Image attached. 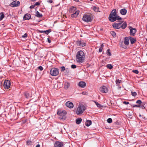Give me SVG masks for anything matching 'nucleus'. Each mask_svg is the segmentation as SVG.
<instances>
[{"label": "nucleus", "instance_id": "40", "mask_svg": "<svg viewBox=\"0 0 147 147\" xmlns=\"http://www.w3.org/2000/svg\"><path fill=\"white\" fill-rule=\"evenodd\" d=\"M131 94H132V96H136L137 94L136 93V92H131Z\"/></svg>", "mask_w": 147, "mask_h": 147}, {"label": "nucleus", "instance_id": "15", "mask_svg": "<svg viewBox=\"0 0 147 147\" xmlns=\"http://www.w3.org/2000/svg\"><path fill=\"white\" fill-rule=\"evenodd\" d=\"M78 86L82 88L85 87L86 86V83L85 82L81 81L79 82L78 84Z\"/></svg>", "mask_w": 147, "mask_h": 147}, {"label": "nucleus", "instance_id": "19", "mask_svg": "<svg viewBox=\"0 0 147 147\" xmlns=\"http://www.w3.org/2000/svg\"><path fill=\"white\" fill-rule=\"evenodd\" d=\"M131 43V44H134L136 42V39L134 38L130 37H129Z\"/></svg>", "mask_w": 147, "mask_h": 147}, {"label": "nucleus", "instance_id": "56", "mask_svg": "<svg viewBox=\"0 0 147 147\" xmlns=\"http://www.w3.org/2000/svg\"><path fill=\"white\" fill-rule=\"evenodd\" d=\"M36 147H40V145L39 144H38L36 146Z\"/></svg>", "mask_w": 147, "mask_h": 147}, {"label": "nucleus", "instance_id": "27", "mask_svg": "<svg viewBox=\"0 0 147 147\" xmlns=\"http://www.w3.org/2000/svg\"><path fill=\"white\" fill-rule=\"evenodd\" d=\"M24 94L25 95V97L26 98H29L30 97V94L29 93L27 92H25L24 93Z\"/></svg>", "mask_w": 147, "mask_h": 147}, {"label": "nucleus", "instance_id": "55", "mask_svg": "<svg viewBox=\"0 0 147 147\" xmlns=\"http://www.w3.org/2000/svg\"><path fill=\"white\" fill-rule=\"evenodd\" d=\"M104 46V45L103 44H102L101 45V47H102V48H103V47Z\"/></svg>", "mask_w": 147, "mask_h": 147}, {"label": "nucleus", "instance_id": "49", "mask_svg": "<svg viewBox=\"0 0 147 147\" xmlns=\"http://www.w3.org/2000/svg\"><path fill=\"white\" fill-rule=\"evenodd\" d=\"M34 5L36 6V5H40V3L39 2H36L34 4Z\"/></svg>", "mask_w": 147, "mask_h": 147}, {"label": "nucleus", "instance_id": "6", "mask_svg": "<svg viewBox=\"0 0 147 147\" xmlns=\"http://www.w3.org/2000/svg\"><path fill=\"white\" fill-rule=\"evenodd\" d=\"M67 113L65 111H61V110L57 112V114L59 116L62 117V118H61V119H64L65 118V115H66Z\"/></svg>", "mask_w": 147, "mask_h": 147}, {"label": "nucleus", "instance_id": "14", "mask_svg": "<svg viewBox=\"0 0 147 147\" xmlns=\"http://www.w3.org/2000/svg\"><path fill=\"white\" fill-rule=\"evenodd\" d=\"M77 45L79 46L84 47L86 45V43L80 41H78L76 42Z\"/></svg>", "mask_w": 147, "mask_h": 147}, {"label": "nucleus", "instance_id": "24", "mask_svg": "<svg viewBox=\"0 0 147 147\" xmlns=\"http://www.w3.org/2000/svg\"><path fill=\"white\" fill-rule=\"evenodd\" d=\"M82 121V119L81 118H78L76 120V123L78 124H79L81 123Z\"/></svg>", "mask_w": 147, "mask_h": 147}, {"label": "nucleus", "instance_id": "39", "mask_svg": "<svg viewBox=\"0 0 147 147\" xmlns=\"http://www.w3.org/2000/svg\"><path fill=\"white\" fill-rule=\"evenodd\" d=\"M136 103L141 104L142 103V102L140 100H138L136 102Z\"/></svg>", "mask_w": 147, "mask_h": 147}, {"label": "nucleus", "instance_id": "37", "mask_svg": "<svg viewBox=\"0 0 147 147\" xmlns=\"http://www.w3.org/2000/svg\"><path fill=\"white\" fill-rule=\"evenodd\" d=\"M144 104L142 103L141 104V105H140L139 106H140V107L142 109H144L145 108V107L144 106Z\"/></svg>", "mask_w": 147, "mask_h": 147}, {"label": "nucleus", "instance_id": "31", "mask_svg": "<svg viewBox=\"0 0 147 147\" xmlns=\"http://www.w3.org/2000/svg\"><path fill=\"white\" fill-rule=\"evenodd\" d=\"M106 67L110 69H111L113 68V66L111 64H108L107 65Z\"/></svg>", "mask_w": 147, "mask_h": 147}, {"label": "nucleus", "instance_id": "35", "mask_svg": "<svg viewBox=\"0 0 147 147\" xmlns=\"http://www.w3.org/2000/svg\"><path fill=\"white\" fill-rule=\"evenodd\" d=\"M110 50L109 49H108L107 51V54L109 56H111V54L110 52Z\"/></svg>", "mask_w": 147, "mask_h": 147}, {"label": "nucleus", "instance_id": "3", "mask_svg": "<svg viewBox=\"0 0 147 147\" xmlns=\"http://www.w3.org/2000/svg\"><path fill=\"white\" fill-rule=\"evenodd\" d=\"M59 73V69L56 68H52L50 71V74L53 76H55L57 75Z\"/></svg>", "mask_w": 147, "mask_h": 147}, {"label": "nucleus", "instance_id": "26", "mask_svg": "<svg viewBox=\"0 0 147 147\" xmlns=\"http://www.w3.org/2000/svg\"><path fill=\"white\" fill-rule=\"evenodd\" d=\"M121 28L123 29H124L127 27V24L126 22H124L122 24H121Z\"/></svg>", "mask_w": 147, "mask_h": 147}, {"label": "nucleus", "instance_id": "20", "mask_svg": "<svg viewBox=\"0 0 147 147\" xmlns=\"http://www.w3.org/2000/svg\"><path fill=\"white\" fill-rule=\"evenodd\" d=\"M31 17L30 15L29 14L27 13L25 14L24 16V20H29L30 19Z\"/></svg>", "mask_w": 147, "mask_h": 147}, {"label": "nucleus", "instance_id": "25", "mask_svg": "<svg viewBox=\"0 0 147 147\" xmlns=\"http://www.w3.org/2000/svg\"><path fill=\"white\" fill-rule=\"evenodd\" d=\"M92 124V122L90 120H87L86 122V125L87 126H89Z\"/></svg>", "mask_w": 147, "mask_h": 147}, {"label": "nucleus", "instance_id": "2", "mask_svg": "<svg viewBox=\"0 0 147 147\" xmlns=\"http://www.w3.org/2000/svg\"><path fill=\"white\" fill-rule=\"evenodd\" d=\"M86 109L85 107L83 104H79L77 109L76 114L78 115L82 114L85 111Z\"/></svg>", "mask_w": 147, "mask_h": 147}, {"label": "nucleus", "instance_id": "33", "mask_svg": "<svg viewBox=\"0 0 147 147\" xmlns=\"http://www.w3.org/2000/svg\"><path fill=\"white\" fill-rule=\"evenodd\" d=\"M111 34L113 37H115L116 36V33L114 31H111Z\"/></svg>", "mask_w": 147, "mask_h": 147}, {"label": "nucleus", "instance_id": "44", "mask_svg": "<svg viewBox=\"0 0 147 147\" xmlns=\"http://www.w3.org/2000/svg\"><path fill=\"white\" fill-rule=\"evenodd\" d=\"M27 36V35L26 33L24 35L22 36V38H26Z\"/></svg>", "mask_w": 147, "mask_h": 147}, {"label": "nucleus", "instance_id": "54", "mask_svg": "<svg viewBox=\"0 0 147 147\" xmlns=\"http://www.w3.org/2000/svg\"><path fill=\"white\" fill-rule=\"evenodd\" d=\"M48 2L50 3H52L53 2V1L52 0H49Z\"/></svg>", "mask_w": 147, "mask_h": 147}, {"label": "nucleus", "instance_id": "29", "mask_svg": "<svg viewBox=\"0 0 147 147\" xmlns=\"http://www.w3.org/2000/svg\"><path fill=\"white\" fill-rule=\"evenodd\" d=\"M36 16L38 17H41L42 16V15L40 14L38 11L36 12Z\"/></svg>", "mask_w": 147, "mask_h": 147}, {"label": "nucleus", "instance_id": "48", "mask_svg": "<svg viewBox=\"0 0 147 147\" xmlns=\"http://www.w3.org/2000/svg\"><path fill=\"white\" fill-rule=\"evenodd\" d=\"M123 103L125 105H127L129 104V102H126V101H124L123 102Z\"/></svg>", "mask_w": 147, "mask_h": 147}, {"label": "nucleus", "instance_id": "9", "mask_svg": "<svg viewBox=\"0 0 147 147\" xmlns=\"http://www.w3.org/2000/svg\"><path fill=\"white\" fill-rule=\"evenodd\" d=\"M129 28L130 30V35L134 36L136 32V29L133 28L131 26L129 27Z\"/></svg>", "mask_w": 147, "mask_h": 147}, {"label": "nucleus", "instance_id": "36", "mask_svg": "<svg viewBox=\"0 0 147 147\" xmlns=\"http://www.w3.org/2000/svg\"><path fill=\"white\" fill-rule=\"evenodd\" d=\"M95 103H96V104L97 106L98 107H102V106L100 104H99L98 102H94Z\"/></svg>", "mask_w": 147, "mask_h": 147}, {"label": "nucleus", "instance_id": "7", "mask_svg": "<svg viewBox=\"0 0 147 147\" xmlns=\"http://www.w3.org/2000/svg\"><path fill=\"white\" fill-rule=\"evenodd\" d=\"M11 85L9 80H6L4 81L3 86L5 89H8L10 88Z\"/></svg>", "mask_w": 147, "mask_h": 147}, {"label": "nucleus", "instance_id": "34", "mask_svg": "<svg viewBox=\"0 0 147 147\" xmlns=\"http://www.w3.org/2000/svg\"><path fill=\"white\" fill-rule=\"evenodd\" d=\"M26 144L27 145H31L32 144V142L30 140L27 141L26 142Z\"/></svg>", "mask_w": 147, "mask_h": 147}, {"label": "nucleus", "instance_id": "43", "mask_svg": "<svg viewBox=\"0 0 147 147\" xmlns=\"http://www.w3.org/2000/svg\"><path fill=\"white\" fill-rule=\"evenodd\" d=\"M61 71H64L65 69V67L64 66H62V67H61Z\"/></svg>", "mask_w": 147, "mask_h": 147}, {"label": "nucleus", "instance_id": "13", "mask_svg": "<svg viewBox=\"0 0 147 147\" xmlns=\"http://www.w3.org/2000/svg\"><path fill=\"white\" fill-rule=\"evenodd\" d=\"M100 91L103 93H106L108 92V90L107 88L105 86H103L100 88Z\"/></svg>", "mask_w": 147, "mask_h": 147}, {"label": "nucleus", "instance_id": "10", "mask_svg": "<svg viewBox=\"0 0 147 147\" xmlns=\"http://www.w3.org/2000/svg\"><path fill=\"white\" fill-rule=\"evenodd\" d=\"M63 145V143L59 141H56L54 144V147H62Z\"/></svg>", "mask_w": 147, "mask_h": 147}, {"label": "nucleus", "instance_id": "46", "mask_svg": "<svg viewBox=\"0 0 147 147\" xmlns=\"http://www.w3.org/2000/svg\"><path fill=\"white\" fill-rule=\"evenodd\" d=\"M38 68L41 71L43 69V67L42 66H40L38 67Z\"/></svg>", "mask_w": 147, "mask_h": 147}, {"label": "nucleus", "instance_id": "58", "mask_svg": "<svg viewBox=\"0 0 147 147\" xmlns=\"http://www.w3.org/2000/svg\"><path fill=\"white\" fill-rule=\"evenodd\" d=\"M139 116H140H140H141V115H139Z\"/></svg>", "mask_w": 147, "mask_h": 147}, {"label": "nucleus", "instance_id": "30", "mask_svg": "<svg viewBox=\"0 0 147 147\" xmlns=\"http://www.w3.org/2000/svg\"><path fill=\"white\" fill-rule=\"evenodd\" d=\"M4 17V14L3 12L0 13V21L2 20Z\"/></svg>", "mask_w": 147, "mask_h": 147}, {"label": "nucleus", "instance_id": "42", "mask_svg": "<svg viewBox=\"0 0 147 147\" xmlns=\"http://www.w3.org/2000/svg\"><path fill=\"white\" fill-rule=\"evenodd\" d=\"M66 72L65 73V74L67 75H68L69 72V70L67 69H66Z\"/></svg>", "mask_w": 147, "mask_h": 147}, {"label": "nucleus", "instance_id": "8", "mask_svg": "<svg viewBox=\"0 0 147 147\" xmlns=\"http://www.w3.org/2000/svg\"><path fill=\"white\" fill-rule=\"evenodd\" d=\"M123 21L120 22L118 23H115L113 25V27L115 29H119L121 28V24Z\"/></svg>", "mask_w": 147, "mask_h": 147}, {"label": "nucleus", "instance_id": "32", "mask_svg": "<svg viewBox=\"0 0 147 147\" xmlns=\"http://www.w3.org/2000/svg\"><path fill=\"white\" fill-rule=\"evenodd\" d=\"M115 82H116V84L118 86H119L120 84L121 83V80H116V81Z\"/></svg>", "mask_w": 147, "mask_h": 147}, {"label": "nucleus", "instance_id": "18", "mask_svg": "<svg viewBox=\"0 0 147 147\" xmlns=\"http://www.w3.org/2000/svg\"><path fill=\"white\" fill-rule=\"evenodd\" d=\"M109 16H117V14L116 10L115 9H113L109 14Z\"/></svg>", "mask_w": 147, "mask_h": 147}, {"label": "nucleus", "instance_id": "53", "mask_svg": "<svg viewBox=\"0 0 147 147\" xmlns=\"http://www.w3.org/2000/svg\"><path fill=\"white\" fill-rule=\"evenodd\" d=\"M48 41L49 43H50L51 42V40L49 38H47Z\"/></svg>", "mask_w": 147, "mask_h": 147}, {"label": "nucleus", "instance_id": "4", "mask_svg": "<svg viewBox=\"0 0 147 147\" xmlns=\"http://www.w3.org/2000/svg\"><path fill=\"white\" fill-rule=\"evenodd\" d=\"M121 19V18L119 16H109V20L111 22H114L117 20H119Z\"/></svg>", "mask_w": 147, "mask_h": 147}, {"label": "nucleus", "instance_id": "45", "mask_svg": "<svg viewBox=\"0 0 147 147\" xmlns=\"http://www.w3.org/2000/svg\"><path fill=\"white\" fill-rule=\"evenodd\" d=\"M76 66L75 65L73 64L71 65V67L72 68H73V69L75 68H76Z\"/></svg>", "mask_w": 147, "mask_h": 147}, {"label": "nucleus", "instance_id": "28", "mask_svg": "<svg viewBox=\"0 0 147 147\" xmlns=\"http://www.w3.org/2000/svg\"><path fill=\"white\" fill-rule=\"evenodd\" d=\"M93 9L94 11L96 12H100V11H99V8L95 6L93 7Z\"/></svg>", "mask_w": 147, "mask_h": 147}, {"label": "nucleus", "instance_id": "12", "mask_svg": "<svg viewBox=\"0 0 147 147\" xmlns=\"http://www.w3.org/2000/svg\"><path fill=\"white\" fill-rule=\"evenodd\" d=\"M65 105L67 107L70 109L73 108L74 106L73 103L69 101L67 102L66 103Z\"/></svg>", "mask_w": 147, "mask_h": 147}, {"label": "nucleus", "instance_id": "23", "mask_svg": "<svg viewBox=\"0 0 147 147\" xmlns=\"http://www.w3.org/2000/svg\"><path fill=\"white\" fill-rule=\"evenodd\" d=\"M124 44L126 45H129V40L128 37H126L124 38Z\"/></svg>", "mask_w": 147, "mask_h": 147}, {"label": "nucleus", "instance_id": "52", "mask_svg": "<svg viewBox=\"0 0 147 147\" xmlns=\"http://www.w3.org/2000/svg\"><path fill=\"white\" fill-rule=\"evenodd\" d=\"M82 93L83 95H86L87 94V93L86 92H82Z\"/></svg>", "mask_w": 147, "mask_h": 147}, {"label": "nucleus", "instance_id": "17", "mask_svg": "<svg viewBox=\"0 0 147 147\" xmlns=\"http://www.w3.org/2000/svg\"><path fill=\"white\" fill-rule=\"evenodd\" d=\"M51 31V29H49L47 30L43 31V30H40L39 32L41 33H45L47 34H48Z\"/></svg>", "mask_w": 147, "mask_h": 147}, {"label": "nucleus", "instance_id": "16", "mask_svg": "<svg viewBox=\"0 0 147 147\" xmlns=\"http://www.w3.org/2000/svg\"><path fill=\"white\" fill-rule=\"evenodd\" d=\"M127 12V10L125 8H123L121 9L120 11V13L123 15H125L126 14Z\"/></svg>", "mask_w": 147, "mask_h": 147}, {"label": "nucleus", "instance_id": "38", "mask_svg": "<svg viewBox=\"0 0 147 147\" xmlns=\"http://www.w3.org/2000/svg\"><path fill=\"white\" fill-rule=\"evenodd\" d=\"M107 122L109 123H111L112 122V120L111 118H109L107 119Z\"/></svg>", "mask_w": 147, "mask_h": 147}, {"label": "nucleus", "instance_id": "5", "mask_svg": "<svg viewBox=\"0 0 147 147\" xmlns=\"http://www.w3.org/2000/svg\"><path fill=\"white\" fill-rule=\"evenodd\" d=\"M82 20L87 22H90L92 20L90 16L88 14H85L83 16Z\"/></svg>", "mask_w": 147, "mask_h": 147}, {"label": "nucleus", "instance_id": "21", "mask_svg": "<svg viewBox=\"0 0 147 147\" xmlns=\"http://www.w3.org/2000/svg\"><path fill=\"white\" fill-rule=\"evenodd\" d=\"M70 86V84L68 82H65L64 84V87L65 89H68Z\"/></svg>", "mask_w": 147, "mask_h": 147}, {"label": "nucleus", "instance_id": "47", "mask_svg": "<svg viewBox=\"0 0 147 147\" xmlns=\"http://www.w3.org/2000/svg\"><path fill=\"white\" fill-rule=\"evenodd\" d=\"M140 105H132L134 107H140V106H139Z\"/></svg>", "mask_w": 147, "mask_h": 147}, {"label": "nucleus", "instance_id": "1", "mask_svg": "<svg viewBox=\"0 0 147 147\" xmlns=\"http://www.w3.org/2000/svg\"><path fill=\"white\" fill-rule=\"evenodd\" d=\"M85 55L84 52L82 51H78L76 55V60L79 63H82L84 58Z\"/></svg>", "mask_w": 147, "mask_h": 147}, {"label": "nucleus", "instance_id": "11", "mask_svg": "<svg viewBox=\"0 0 147 147\" xmlns=\"http://www.w3.org/2000/svg\"><path fill=\"white\" fill-rule=\"evenodd\" d=\"M13 1L10 4V6L12 7H14L18 6L20 4L19 1H17L16 0H13Z\"/></svg>", "mask_w": 147, "mask_h": 147}, {"label": "nucleus", "instance_id": "41", "mask_svg": "<svg viewBox=\"0 0 147 147\" xmlns=\"http://www.w3.org/2000/svg\"><path fill=\"white\" fill-rule=\"evenodd\" d=\"M132 72L136 74H138L139 73L138 71L137 70H133L132 71Z\"/></svg>", "mask_w": 147, "mask_h": 147}, {"label": "nucleus", "instance_id": "57", "mask_svg": "<svg viewBox=\"0 0 147 147\" xmlns=\"http://www.w3.org/2000/svg\"><path fill=\"white\" fill-rule=\"evenodd\" d=\"M36 0H31V1H36Z\"/></svg>", "mask_w": 147, "mask_h": 147}, {"label": "nucleus", "instance_id": "22", "mask_svg": "<svg viewBox=\"0 0 147 147\" xmlns=\"http://www.w3.org/2000/svg\"><path fill=\"white\" fill-rule=\"evenodd\" d=\"M79 11H76L75 13L72 14L71 15V17L74 18L76 17L79 14Z\"/></svg>", "mask_w": 147, "mask_h": 147}, {"label": "nucleus", "instance_id": "51", "mask_svg": "<svg viewBox=\"0 0 147 147\" xmlns=\"http://www.w3.org/2000/svg\"><path fill=\"white\" fill-rule=\"evenodd\" d=\"M103 49V48H102V47H100V48H99V52H101L102 51Z\"/></svg>", "mask_w": 147, "mask_h": 147}, {"label": "nucleus", "instance_id": "50", "mask_svg": "<svg viewBox=\"0 0 147 147\" xmlns=\"http://www.w3.org/2000/svg\"><path fill=\"white\" fill-rule=\"evenodd\" d=\"M35 7L34 5H31L30 7V8L31 9H32L34 8Z\"/></svg>", "mask_w": 147, "mask_h": 147}]
</instances>
